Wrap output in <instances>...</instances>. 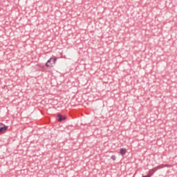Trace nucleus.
Segmentation results:
<instances>
[{"instance_id": "obj_1", "label": "nucleus", "mask_w": 177, "mask_h": 177, "mask_svg": "<svg viewBox=\"0 0 177 177\" xmlns=\"http://www.w3.org/2000/svg\"><path fill=\"white\" fill-rule=\"evenodd\" d=\"M56 62H57V57H50L46 63V67H50V68L53 67V65L56 64Z\"/></svg>"}, {"instance_id": "obj_2", "label": "nucleus", "mask_w": 177, "mask_h": 177, "mask_svg": "<svg viewBox=\"0 0 177 177\" xmlns=\"http://www.w3.org/2000/svg\"><path fill=\"white\" fill-rule=\"evenodd\" d=\"M8 131V127L5 126V124L1 123L0 124V133H5Z\"/></svg>"}, {"instance_id": "obj_3", "label": "nucleus", "mask_w": 177, "mask_h": 177, "mask_svg": "<svg viewBox=\"0 0 177 177\" xmlns=\"http://www.w3.org/2000/svg\"><path fill=\"white\" fill-rule=\"evenodd\" d=\"M165 167H171V166L168 165H160L153 168L154 172H156V171H157V169H161V168H164Z\"/></svg>"}, {"instance_id": "obj_4", "label": "nucleus", "mask_w": 177, "mask_h": 177, "mask_svg": "<svg viewBox=\"0 0 177 177\" xmlns=\"http://www.w3.org/2000/svg\"><path fill=\"white\" fill-rule=\"evenodd\" d=\"M58 117V122H62V121H64V120H66V116H62L61 114H58L57 115Z\"/></svg>"}, {"instance_id": "obj_5", "label": "nucleus", "mask_w": 177, "mask_h": 177, "mask_svg": "<svg viewBox=\"0 0 177 177\" xmlns=\"http://www.w3.org/2000/svg\"><path fill=\"white\" fill-rule=\"evenodd\" d=\"M154 169H152L149 170V173L147 176H142V177H151L153 172H156V171H154Z\"/></svg>"}, {"instance_id": "obj_6", "label": "nucleus", "mask_w": 177, "mask_h": 177, "mask_svg": "<svg viewBox=\"0 0 177 177\" xmlns=\"http://www.w3.org/2000/svg\"><path fill=\"white\" fill-rule=\"evenodd\" d=\"M120 153L121 156H125V154H127V149L122 148V149H120Z\"/></svg>"}, {"instance_id": "obj_7", "label": "nucleus", "mask_w": 177, "mask_h": 177, "mask_svg": "<svg viewBox=\"0 0 177 177\" xmlns=\"http://www.w3.org/2000/svg\"><path fill=\"white\" fill-rule=\"evenodd\" d=\"M111 158L112 159V160H113V161H115V156H112L111 157Z\"/></svg>"}]
</instances>
